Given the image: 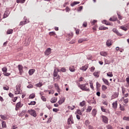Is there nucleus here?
I'll use <instances>...</instances> for the list:
<instances>
[{
  "label": "nucleus",
  "mask_w": 129,
  "mask_h": 129,
  "mask_svg": "<svg viewBox=\"0 0 129 129\" xmlns=\"http://www.w3.org/2000/svg\"><path fill=\"white\" fill-rule=\"evenodd\" d=\"M2 71L3 72V74H4V75H5V76H10L11 75V73H7L8 71V68H7L6 67H5L2 69Z\"/></svg>",
  "instance_id": "1"
},
{
  "label": "nucleus",
  "mask_w": 129,
  "mask_h": 129,
  "mask_svg": "<svg viewBox=\"0 0 129 129\" xmlns=\"http://www.w3.org/2000/svg\"><path fill=\"white\" fill-rule=\"evenodd\" d=\"M79 87L82 90H85V91H90V90L89 88H86L85 85H78Z\"/></svg>",
  "instance_id": "2"
},
{
  "label": "nucleus",
  "mask_w": 129,
  "mask_h": 129,
  "mask_svg": "<svg viewBox=\"0 0 129 129\" xmlns=\"http://www.w3.org/2000/svg\"><path fill=\"white\" fill-rule=\"evenodd\" d=\"M23 105V104L21 103V102H19L16 105L15 110H16V111H18V110H19V108L22 107Z\"/></svg>",
  "instance_id": "3"
},
{
  "label": "nucleus",
  "mask_w": 129,
  "mask_h": 129,
  "mask_svg": "<svg viewBox=\"0 0 129 129\" xmlns=\"http://www.w3.org/2000/svg\"><path fill=\"white\" fill-rule=\"evenodd\" d=\"M28 112L30 114H31V115H32V116H34V117H36V116H37V114L36 113V111H35L34 110H28Z\"/></svg>",
  "instance_id": "4"
},
{
  "label": "nucleus",
  "mask_w": 129,
  "mask_h": 129,
  "mask_svg": "<svg viewBox=\"0 0 129 129\" xmlns=\"http://www.w3.org/2000/svg\"><path fill=\"white\" fill-rule=\"evenodd\" d=\"M51 49L50 48H48L45 51L44 54L46 56H48L51 54Z\"/></svg>",
  "instance_id": "5"
},
{
  "label": "nucleus",
  "mask_w": 129,
  "mask_h": 129,
  "mask_svg": "<svg viewBox=\"0 0 129 129\" xmlns=\"http://www.w3.org/2000/svg\"><path fill=\"white\" fill-rule=\"evenodd\" d=\"M112 31H113V32L114 33H115V34H116V35H117V36H119L120 37L121 36H122V34H121L120 33H119V32H118V31L116 29L113 28V30H112Z\"/></svg>",
  "instance_id": "6"
},
{
  "label": "nucleus",
  "mask_w": 129,
  "mask_h": 129,
  "mask_svg": "<svg viewBox=\"0 0 129 129\" xmlns=\"http://www.w3.org/2000/svg\"><path fill=\"white\" fill-rule=\"evenodd\" d=\"M102 118L103 122H104L105 123H107V122H108V118H107L106 116H102Z\"/></svg>",
  "instance_id": "7"
},
{
  "label": "nucleus",
  "mask_w": 129,
  "mask_h": 129,
  "mask_svg": "<svg viewBox=\"0 0 129 129\" xmlns=\"http://www.w3.org/2000/svg\"><path fill=\"white\" fill-rule=\"evenodd\" d=\"M71 123L72 124L74 123V121H73V118L70 117L68 119V124H71Z\"/></svg>",
  "instance_id": "8"
},
{
  "label": "nucleus",
  "mask_w": 129,
  "mask_h": 129,
  "mask_svg": "<svg viewBox=\"0 0 129 129\" xmlns=\"http://www.w3.org/2000/svg\"><path fill=\"white\" fill-rule=\"evenodd\" d=\"M88 68V64H86L85 66H83L80 68V70H82L83 71H86Z\"/></svg>",
  "instance_id": "9"
},
{
  "label": "nucleus",
  "mask_w": 129,
  "mask_h": 129,
  "mask_svg": "<svg viewBox=\"0 0 129 129\" xmlns=\"http://www.w3.org/2000/svg\"><path fill=\"white\" fill-rule=\"evenodd\" d=\"M112 107L114 109H116L117 108V101H115L112 103Z\"/></svg>",
  "instance_id": "10"
},
{
  "label": "nucleus",
  "mask_w": 129,
  "mask_h": 129,
  "mask_svg": "<svg viewBox=\"0 0 129 129\" xmlns=\"http://www.w3.org/2000/svg\"><path fill=\"white\" fill-rule=\"evenodd\" d=\"M102 81L106 85H108V86H109V85H110V84L109 83V82H108V81L106 79L103 78Z\"/></svg>",
  "instance_id": "11"
},
{
  "label": "nucleus",
  "mask_w": 129,
  "mask_h": 129,
  "mask_svg": "<svg viewBox=\"0 0 129 129\" xmlns=\"http://www.w3.org/2000/svg\"><path fill=\"white\" fill-rule=\"evenodd\" d=\"M24 69V68L23 67V66L21 64L18 65V69L19 70V72L20 73V74H21L22 73H23V69Z\"/></svg>",
  "instance_id": "12"
},
{
  "label": "nucleus",
  "mask_w": 129,
  "mask_h": 129,
  "mask_svg": "<svg viewBox=\"0 0 129 129\" xmlns=\"http://www.w3.org/2000/svg\"><path fill=\"white\" fill-rule=\"evenodd\" d=\"M106 45L108 46V47H109V46H111L112 44V42H111V40L108 39L106 41Z\"/></svg>",
  "instance_id": "13"
},
{
  "label": "nucleus",
  "mask_w": 129,
  "mask_h": 129,
  "mask_svg": "<svg viewBox=\"0 0 129 129\" xmlns=\"http://www.w3.org/2000/svg\"><path fill=\"white\" fill-rule=\"evenodd\" d=\"M58 72H60V70L57 69V71H56V70H54L53 72V76L54 77H57L58 75Z\"/></svg>",
  "instance_id": "14"
},
{
  "label": "nucleus",
  "mask_w": 129,
  "mask_h": 129,
  "mask_svg": "<svg viewBox=\"0 0 129 129\" xmlns=\"http://www.w3.org/2000/svg\"><path fill=\"white\" fill-rule=\"evenodd\" d=\"M58 102L59 105L62 104V103H64V102H65V98L63 97L62 99H60Z\"/></svg>",
  "instance_id": "15"
},
{
  "label": "nucleus",
  "mask_w": 129,
  "mask_h": 129,
  "mask_svg": "<svg viewBox=\"0 0 129 129\" xmlns=\"http://www.w3.org/2000/svg\"><path fill=\"white\" fill-rule=\"evenodd\" d=\"M56 102H57V98L56 97H53L51 98L50 100V102H51V103H55Z\"/></svg>",
  "instance_id": "16"
},
{
  "label": "nucleus",
  "mask_w": 129,
  "mask_h": 129,
  "mask_svg": "<svg viewBox=\"0 0 129 129\" xmlns=\"http://www.w3.org/2000/svg\"><path fill=\"white\" fill-rule=\"evenodd\" d=\"M29 75H33L35 73V69L30 70L28 72Z\"/></svg>",
  "instance_id": "17"
},
{
  "label": "nucleus",
  "mask_w": 129,
  "mask_h": 129,
  "mask_svg": "<svg viewBox=\"0 0 129 129\" xmlns=\"http://www.w3.org/2000/svg\"><path fill=\"white\" fill-rule=\"evenodd\" d=\"M2 126L3 128H7V123L5 121H2Z\"/></svg>",
  "instance_id": "18"
},
{
  "label": "nucleus",
  "mask_w": 129,
  "mask_h": 129,
  "mask_svg": "<svg viewBox=\"0 0 129 129\" xmlns=\"http://www.w3.org/2000/svg\"><path fill=\"white\" fill-rule=\"evenodd\" d=\"M99 72H94L93 75L95 76L96 78H98V77H99Z\"/></svg>",
  "instance_id": "19"
},
{
  "label": "nucleus",
  "mask_w": 129,
  "mask_h": 129,
  "mask_svg": "<svg viewBox=\"0 0 129 129\" xmlns=\"http://www.w3.org/2000/svg\"><path fill=\"white\" fill-rule=\"evenodd\" d=\"M99 30H100L101 31H102V30H108V28L104 26H100L99 28Z\"/></svg>",
  "instance_id": "20"
},
{
  "label": "nucleus",
  "mask_w": 129,
  "mask_h": 129,
  "mask_svg": "<svg viewBox=\"0 0 129 129\" xmlns=\"http://www.w3.org/2000/svg\"><path fill=\"white\" fill-rule=\"evenodd\" d=\"M96 112H97L96 109H93L92 112V115L93 116H95V115H96Z\"/></svg>",
  "instance_id": "21"
},
{
  "label": "nucleus",
  "mask_w": 129,
  "mask_h": 129,
  "mask_svg": "<svg viewBox=\"0 0 129 129\" xmlns=\"http://www.w3.org/2000/svg\"><path fill=\"white\" fill-rule=\"evenodd\" d=\"M79 4H80V2H74L73 3L71 4V5L72 7H74V6L78 5Z\"/></svg>",
  "instance_id": "22"
},
{
  "label": "nucleus",
  "mask_w": 129,
  "mask_h": 129,
  "mask_svg": "<svg viewBox=\"0 0 129 129\" xmlns=\"http://www.w3.org/2000/svg\"><path fill=\"white\" fill-rule=\"evenodd\" d=\"M28 22H27V21H21L20 23L19 26H23L24 25H26Z\"/></svg>",
  "instance_id": "23"
},
{
  "label": "nucleus",
  "mask_w": 129,
  "mask_h": 129,
  "mask_svg": "<svg viewBox=\"0 0 129 129\" xmlns=\"http://www.w3.org/2000/svg\"><path fill=\"white\" fill-rule=\"evenodd\" d=\"M100 55H101V56H104V57H105V56L107 55V53H106V52L105 51H101L100 52Z\"/></svg>",
  "instance_id": "24"
},
{
  "label": "nucleus",
  "mask_w": 129,
  "mask_h": 129,
  "mask_svg": "<svg viewBox=\"0 0 129 129\" xmlns=\"http://www.w3.org/2000/svg\"><path fill=\"white\" fill-rule=\"evenodd\" d=\"M7 35H10L11 34H13V29H9L7 32Z\"/></svg>",
  "instance_id": "25"
},
{
  "label": "nucleus",
  "mask_w": 129,
  "mask_h": 129,
  "mask_svg": "<svg viewBox=\"0 0 129 129\" xmlns=\"http://www.w3.org/2000/svg\"><path fill=\"white\" fill-rule=\"evenodd\" d=\"M35 86H36V87H42V86H43V84H42V83H39L36 84Z\"/></svg>",
  "instance_id": "26"
},
{
  "label": "nucleus",
  "mask_w": 129,
  "mask_h": 129,
  "mask_svg": "<svg viewBox=\"0 0 129 129\" xmlns=\"http://www.w3.org/2000/svg\"><path fill=\"white\" fill-rule=\"evenodd\" d=\"M3 89L4 90H9L10 89V87L9 86H8V85H5L4 87H3Z\"/></svg>",
  "instance_id": "27"
},
{
  "label": "nucleus",
  "mask_w": 129,
  "mask_h": 129,
  "mask_svg": "<svg viewBox=\"0 0 129 129\" xmlns=\"http://www.w3.org/2000/svg\"><path fill=\"white\" fill-rule=\"evenodd\" d=\"M36 97V95H35V94H32L29 96V98L30 99H33V98H35V97Z\"/></svg>",
  "instance_id": "28"
},
{
  "label": "nucleus",
  "mask_w": 129,
  "mask_h": 129,
  "mask_svg": "<svg viewBox=\"0 0 129 129\" xmlns=\"http://www.w3.org/2000/svg\"><path fill=\"white\" fill-rule=\"evenodd\" d=\"M25 1H26V0H17V3L18 4H19V3L24 4L25 3Z\"/></svg>",
  "instance_id": "29"
},
{
  "label": "nucleus",
  "mask_w": 129,
  "mask_h": 129,
  "mask_svg": "<svg viewBox=\"0 0 129 129\" xmlns=\"http://www.w3.org/2000/svg\"><path fill=\"white\" fill-rule=\"evenodd\" d=\"M92 110V107L91 106H89L88 108L87 109V112H90Z\"/></svg>",
  "instance_id": "30"
},
{
  "label": "nucleus",
  "mask_w": 129,
  "mask_h": 129,
  "mask_svg": "<svg viewBox=\"0 0 129 129\" xmlns=\"http://www.w3.org/2000/svg\"><path fill=\"white\" fill-rule=\"evenodd\" d=\"M120 29H121L122 30H123V31H127V28L126 27L121 26L120 27Z\"/></svg>",
  "instance_id": "31"
},
{
  "label": "nucleus",
  "mask_w": 129,
  "mask_h": 129,
  "mask_svg": "<svg viewBox=\"0 0 129 129\" xmlns=\"http://www.w3.org/2000/svg\"><path fill=\"white\" fill-rule=\"evenodd\" d=\"M107 76L109 77H112V76H113V75L112 74V72H109L107 73Z\"/></svg>",
  "instance_id": "32"
},
{
  "label": "nucleus",
  "mask_w": 129,
  "mask_h": 129,
  "mask_svg": "<svg viewBox=\"0 0 129 129\" xmlns=\"http://www.w3.org/2000/svg\"><path fill=\"white\" fill-rule=\"evenodd\" d=\"M120 110H121L122 111H124V110H125L124 106H121V105L120 104Z\"/></svg>",
  "instance_id": "33"
},
{
  "label": "nucleus",
  "mask_w": 129,
  "mask_h": 129,
  "mask_svg": "<svg viewBox=\"0 0 129 129\" xmlns=\"http://www.w3.org/2000/svg\"><path fill=\"white\" fill-rule=\"evenodd\" d=\"M104 22H105V25H107V26H111V24L109 22L106 21V20H104Z\"/></svg>",
  "instance_id": "34"
},
{
  "label": "nucleus",
  "mask_w": 129,
  "mask_h": 129,
  "mask_svg": "<svg viewBox=\"0 0 129 129\" xmlns=\"http://www.w3.org/2000/svg\"><path fill=\"white\" fill-rule=\"evenodd\" d=\"M80 105L81 106H84V105H85V101H83L82 102H81L80 103Z\"/></svg>",
  "instance_id": "35"
},
{
  "label": "nucleus",
  "mask_w": 129,
  "mask_h": 129,
  "mask_svg": "<svg viewBox=\"0 0 129 129\" xmlns=\"http://www.w3.org/2000/svg\"><path fill=\"white\" fill-rule=\"evenodd\" d=\"M107 89V87H106V86L105 85H102V89L104 91L106 90V89Z\"/></svg>",
  "instance_id": "36"
},
{
  "label": "nucleus",
  "mask_w": 129,
  "mask_h": 129,
  "mask_svg": "<svg viewBox=\"0 0 129 129\" xmlns=\"http://www.w3.org/2000/svg\"><path fill=\"white\" fill-rule=\"evenodd\" d=\"M49 35L50 36H55V35H56V33L54 32H50L49 33Z\"/></svg>",
  "instance_id": "37"
},
{
  "label": "nucleus",
  "mask_w": 129,
  "mask_h": 129,
  "mask_svg": "<svg viewBox=\"0 0 129 129\" xmlns=\"http://www.w3.org/2000/svg\"><path fill=\"white\" fill-rule=\"evenodd\" d=\"M28 104L29 105H35V104H36V101H31Z\"/></svg>",
  "instance_id": "38"
},
{
  "label": "nucleus",
  "mask_w": 129,
  "mask_h": 129,
  "mask_svg": "<svg viewBox=\"0 0 129 129\" xmlns=\"http://www.w3.org/2000/svg\"><path fill=\"white\" fill-rule=\"evenodd\" d=\"M109 21H110V22H115V21H117V18H115V20H113V19H112V18H110L109 19Z\"/></svg>",
  "instance_id": "39"
},
{
  "label": "nucleus",
  "mask_w": 129,
  "mask_h": 129,
  "mask_svg": "<svg viewBox=\"0 0 129 129\" xmlns=\"http://www.w3.org/2000/svg\"><path fill=\"white\" fill-rule=\"evenodd\" d=\"M101 109L102 111H103V112H107L106 111V109H104V107H103V106H102L101 107Z\"/></svg>",
  "instance_id": "40"
},
{
  "label": "nucleus",
  "mask_w": 129,
  "mask_h": 129,
  "mask_svg": "<svg viewBox=\"0 0 129 129\" xmlns=\"http://www.w3.org/2000/svg\"><path fill=\"white\" fill-rule=\"evenodd\" d=\"M90 86L92 89H94V87H93V83H92V82H90Z\"/></svg>",
  "instance_id": "41"
},
{
  "label": "nucleus",
  "mask_w": 129,
  "mask_h": 129,
  "mask_svg": "<svg viewBox=\"0 0 129 129\" xmlns=\"http://www.w3.org/2000/svg\"><path fill=\"white\" fill-rule=\"evenodd\" d=\"M69 69L71 72H74L75 71V69H74V68L70 67Z\"/></svg>",
  "instance_id": "42"
},
{
  "label": "nucleus",
  "mask_w": 129,
  "mask_h": 129,
  "mask_svg": "<svg viewBox=\"0 0 129 129\" xmlns=\"http://www.w3.org/2000/svg\"><path fill=\"white\" fill-rule=\"evenodd\" d=\"M59 72L61 71L62 72H66V69L64 68H62L60 70H59Z\"/></svg>",
  "instance_id": "43"
},
{
  "label": "nucleus",
  "mask_w": 129,
  "mask_h": 129,
  "mask_svg": "<svg viewBox=\"0 0 129 129\" xmlns=\"http://www.w3.org/2000/svg\"><path fill=\"white\" fill-rule=\"evenodd\" d=\"M73 107L72 108V107L69 106L68 107V108H69V109H71V110H73V109H74V108H75V106H73Z\"/></svg>",
  "instance_id": "44"
},
{
  "label": "nucleus",
  "mask_w": 129,
  "mask_h": 129,
  "mask_svg": "<svg viewBox=\"0 0 129 129\" xmlns=\"http://www.w3.org/2000/svg\"><path fill=\"white\" fill-rule=\"evenodd\" d=\"M77 113L78 114H80V115H82V112L80 109L77 110Z\"/></svg>",
  "instance_id": "45"
},
{
  "label": "nucleus",
  "mask_w": 129,
  "mask_h": 129,
  "mask_svg": "<svg viewBox=\"0 0 129 129\" xmlns=\"http://www.w3.org/2000/svg\"><path fill=\"white\" fill-rule=\"evenodd\" d=\"M0 116L2 119H7V117L5 116V115H1Z\"/></svg>",
  "instance_id": "46"
},
{
  "label": "nucleus",
  "mask_w": 129,
  "mask_h": 129,
  "mask_svg": "<svg viewBox=\"0 0 129 129\" xmlns=\"http://www.w3.org/2000/svg\"><path fill=\"white\" fill-rule=\"evenodd\" d=\"M15 94H20V91L18 88H16V90L15 91Z\"/></svg>",
  "instance_id": "47"
},
{
  "label": "nucleus",
  "mask_w": 129,
  "mask_h": 129,
  "mask_svg": "<svg viewBox=\"0 0 129 129\" xmlns=\"http://www.w3.org/2000/svg\"><path fill=\"white\" fill-rule=\"evenodd\" d=\"M41 99L42 100H43V101H46L47 100V99H46V97H45L43 96H41Z\"/></svg>",
  "instance_id": "48"
},
{
  "label": "nucleus",
  "mask_w": 129,
  "mask_h": 129,
  "mask_svg": "<svg viewBox=\"0 0 129 129\" xmlns=\"http://www.w3.org/2000/svg\"><path fill=\"white\" fill-rule=\"evenodd\" d=\"M123 119L124 120H129V116L128 117L124 116L123 118Z\"/></svg>",
  "instance_id": "49"
},
{
  "label": "nucleus",
  "mask_w": 129,
  "mask_h": 129,
  "mask_svg": "<svg viewBox=\"0 0 129 129\" xmlns=\"http://www.w3.org/2000/svg\"><path fill=\"white\" fill-rule=\"evenodd\" d=\"M83 27L86 28V27H87V22H84L83 24Z\"/></svg>",
  "instance_id": "50"
},
{
  "label": "nucleus",
  "mask_w": 129,
  "mask_h": 129,
  "mask_svg": "<svg viewBox=\"0 0 129 129\" xmlns=\"http://www.w3.org/2000/svg\"><path fill=\"white\" fill-rule=\"evenodd\" d=\"M53 111H54V112H57L58 111H59V109H57V108H53L52 109Z\"/></svg>",
  "instance_id": "51"
},
{
  "label": "nucleus",
  "mask_w": 129,
  "mask_h": 129,
  "mask_svg": "<svg viewBox=\"0 0 129 129\" xmlns=\"http://www.w3.org/2000/svg\"><path fill=\"white\" fill-rule=\"evenodd\" d=\"M124 103H127L128 102V99H125L123 100Z\"/></svg>",
  "instance_id": "52"
},
{
  "label": "nucleus",
  "mask_w": 129,
  "mask_h": 129,
  "mask_svg": "<svg viewBox=\"0 0 129 129\" xmlns=\"http://www.w3.org/2000/svg\"><path fill=\"white\" fill-rule=\"evenodd\" d=\"M105 64H110V60H105Z\"/></svg>",
  "instance_id": "53"
},
{
  "label": "nucleus",
  "mask_w": 129,
  "mask_h": 129,
  "mask_svg": "<svg viewBox=\"0 0 129 129\" xmlns=\"http://www.w3.org/2000/svg\"><path fill=\"white\" fill-rule=\"evenodd\" d=\"M9 96H10V97H11L12 98L14 97V94H13L12 93H10L9 94Z\"/></svg>",
  "instance_id": "54"
},
{
  "label": "nucleus",
  "mask_w": 129,
  "mask_h": 129,
  "mask_svg": "<svg viewBox=\"0 0 129 129\" xmlns=\"http://www.w3.org/2000/svg\"><path fill=\"white\" fill-rule=\"evenodd\" d=\"M95 69V68H94V67H91V69H90L91 72H93V71H94Z\"/></svg>",
  "instance_id": "55"
},
{
  "label": "nucleus",
  "mask_w": 129,
  "mask_h": 129,
  "mask_svg": "<svg viewBox=\"0 0 129 129\" xmlns=\"http://www.w3.org/2000/svg\"><path fill=\"white\" fill-rule=\"evenodd\" d=\"M54 86L57 88V89L59 90V85H58V84H54Z\"/></svg>",
  "instance_id": "56"
},
{
  "label": "nucleus",
  "mask_w": 129,
  "mask_h": 129,
  "mask_svg": "<svg viewBox=\"0 0 129 129\" xmlns=\"http://www.w3.org/2000/svg\"><path fill=\"white\" fill-rule=\"evenodd\" d=\"M17 99H18V97H15L14 99L13 100V102H16V101H17Z\"/></svg>",
  "instance_id": "57"
},
{
  "label": "nucleus",
  "mask_w": 129,
  "mask_h": 129,
  "mask_svg": "<svg viewBox=\"0 0 129 129\" xmlns=\"http://www.w3.org/2000/svg\"><path fill=\"white\" fill-rule=\"evenodd\" d=\"M107 128L108 129H112V126H111V125H108L107 126Z\"/></svg>",
  "instance_id": "58"
},
{
  "label": "nucleus",
  "mask_w": 129,
  "mask_h": 129,
  "mask_svg": "<svg viewBox=\"0 0 129 129\" xmlns=\"http://www.w3.org/2000/svg\"><path fill=\"white\" fill-rule=\"evenodd\" d=\"M84 41V40H83V39H80L78 40V43H82V42Z\"/></svg>",
  "instance_id": "59"
},
{
  "label": "nucleus",
  "mask_w": 129,
  "mask_h": 129,
  "mask_svg": "<svg viewBox=\"0 0 129 129\" xmlns=\"http://www.w3.org/2000/svg\"><path fill=\"white\" fill-rule=\"evenodd\" d=\"M33 86L32 85H29L27 86V88H33Z\"/></svg>",
  "instance_id": "60"
},
{
  "label": "nucleus",
  "mask_w": 129,
  "mask_h": 129,
  "mask_svg": "<svg viewBox=\"0 0 129 129\" xmlns=\"http://www.w3.org/2000/svg\"><path fill=\"white\" fill-rule=\"evenodd\" d=\"M97 22V20H94L92 22V24H93V25H94V24H95V23H96Z\"/></svg>",
  "instance_id": "61"
},
{
  "label": "nucleus",
  "mask_w": 129,
  "mask_h": 129,
  "mask_svg": "<svg viewBox=\"0 0 129 129\" xmlns=\"http://www.w3.org/2000/svg\"><path fill=\"white\" fill-rule=\"evenodd\" d=\"M83 77H81L80 78V79H79V82H81V81H83Z\"/></svg>",
  "instance_id": "62"
},
{
  "label": "nucleus",
  "mask_w": 129,
  "mask_h": 129,
  "mask_svg": "<svg viewBox=\"0 0 129 129\" xmlns=\"http://www.w3.org/2000/svg\"><path fill=\"white\" fill-rule=\"evenodd\" d=\"M114 95L115 97H118V93H115Z\"/></svg>",
  "instance_id": "63"
},
{
  "label": "nucleus",
  "mask_w": 129,
  "mask_h": 129,
  "mask_svg": "<svg viewBox=\"0 0 129 129\" xmlns=\"http://www.w3.org/2000/svg\"><path fill=\"white\" fill-rule=\"evenodd\" d=\"M96 95L98 96H100V93L99 92H97L96 93Z\"/></svg>",
  "instance_id": "64"
}]
</instances>
